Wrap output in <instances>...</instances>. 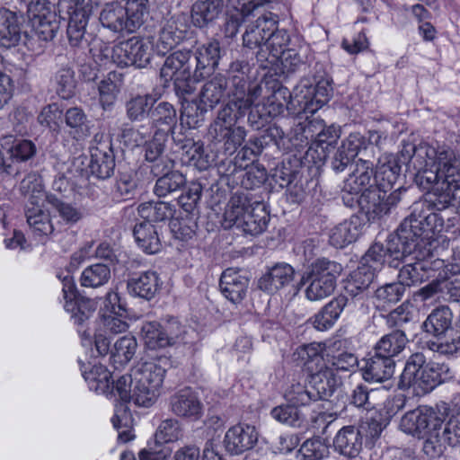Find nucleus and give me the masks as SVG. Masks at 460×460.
<instances>
[{
    "instance_id": "obj_1",
    "label": "nucleus",
    "mask_w": 460,
    "mask_h": 460,
    "mask_svg": "<svg viewBox=\"0 0 460 460\" xmlns=\"http://www.w3.org/2000/svg\"><path fill=\"white\" fill-rule=\"evenodd\" d=\"M373 158L375 154L364 153V158L358 159L355 170L344 185L346 191L355 195L360 193L357 201L368 216L369 220H375L390 213L392 208L401 201L402 191L399 188L387 196L377 182L375 186L371 184L373 179L375 180Z\"/></svg>"
},
{
    "instance_id": "obj_2",
    "label": "nucleus",
    "mask_w": 460,
    "mask_h": 460,
    "mask_svg": "<svg viewBox=\"0 0 460 460\" xmlns=\"http://www.w3.org/2000/svg\"><path fill=\"white\" fill-rule=\"evenodd\" d=\"M448 408L443 405L420 406L403 415L400 422L401 429L412 436L424 439L422 450L429 457L435 458L441 455V444L438 443L443 430Z\"/></svg>"
},
{
    "instance_id": "obj_3",
    "label": "nucleus",
    "mask_w": 460,
    "mask_h": 460,
    "mask_svg": "<svg viewBox=\"0 0 460 460\" xmlns=\"http://www.w3.org/2000/svg\"><path fill=\"white\" fill-rule=\"evenodd\" d=\"M448 371L447 366L428 362L423 352H416L407 359L398 386L411 387L417 394H428L444 381Z\"/></svg>"
},
{
    "instance_id": "obj_4",
    "label": "nucleus",
    "mask_w": 460,
    "mask_h": 460,
    "mask_svg": "<svg viewBox=\"0 0 460 460\" xmlns=\"http://www.w3.org/2000/svg\"><path fill=\"white\" fill-rule=\"evenodd\" d=\"M341 272L342 266L336 261L326 258L315 260L300 279V284L306 286L305 297L310 301H320L332 296Z\"/></svg>"
},
{
    "instance_id": "obj_5",
    "label": "nucleus",
    "mask_w": 460,
    "mask_h": 460,
    "mask_svg": "<svg viewBox=\"0 0 460 460\" xmlns=\"http://www.w3.org/2000/svg\"><path fill=\"white\" fill-rule=\"evenodd\" d=\"M165 372L164 366L155 360L143 362L133 368L136 405L150 407L155 402Z\"/></svg>"
},
{
    "instance_id": "obj_6",
    "label": "nucleus",
    "mask_w": 460,
    "mask_h": 460,
    "mask_svg": "<svg viewBox=\"0 0 460 460\" xmlns=\"http://www.w3.org/2000/svg\"><path fill=\"white\" fill-rule=\"evenodd\" d=\"M142 340L148 349L156 350L186 343V330L179 320L170 317L162 323L146 321L140 330Z\"/></svg>"
},
{
    "instance_id": "obj_7",
    "label": "nucleus",
    "mask_w": 460,
    "mask_h": 460,
    "mask_svg": "<svg viewBox=\"0 0 460 460\" xmlns=\"http://www.w3.org/2000/svg\"><path fill=\"white\" fill-rule=\"evenodd\" d=\"M246 115L219 110L216 119L209 127L208 136L212 141L215 144H223L225 152L229 155L234 154L245 139L244 128L235 125Z\"/></svg>"
},
{
    "instance_id": "obj_8",
    "label": "nucleus",
    "mask_w": 460,
    "mask_h": 460,
    "mask_svg": "<svg viewBox=\"0 0 460 460\" xmlns=\"http://www.w3.org/2000/svg\"><path fill=\"white\" fill-rule=\"evenodd\" d=\"M99 4V0H60L58 3L59 13L66 9L68 16V24L66 29L69 43L74 46H79L84 40V34L89 17L94 7Z\"/></svg>"
},
{
    "instance_id": "obj_9",
    "label": "nucleus",
    "mask_w": 460,
    "mask_h": 460,
    "mask_svg": "<svg viewBox=\"0 0 460 460\" xmlns=\"http://www.w3.org/2000/svg\"><path fill=\"white\" fill-rule=\"evenodd\" d=\"M227 79L222 75H215L202 86L194 114L186 113V124L192 128H198L204 121V115L208 109H214L226 96Z\"/></svg>"
},
{
    "instance_id": "obj_10",
    "label": "nucleus",
    "mask_w": 460,
    "mask_h": 460,
    "mask_svg": "<svg viewBox=\"0 0 460 460\" xmlns=\"http://www.w3.org/2000/svg\"><path fill=\"white\" fill-rule=\"evenodd\" d=\"M331 92L327 79H321L315 84L303 79L294 89V101L305 112L314 113L328 102Z\"/></svg>"
},
{
    "instance_id": "obj_11",
    "label": "nucleus",
    "mask_w": 460,
    "mask_h": 460,
    "mask_svg": "<svg viewBox=\"0 0 460 460\" xmlns=\"http://www.w3.org/2000/svg\"><path fill=\"white\" fill-rule=\"evenodd\" d=\"M251 78H233L229 80L230 90L228 96L230 100L220 110L227 112H237V114H247L251 106L262 93V87L260 84L250 85Z\"/></svg>"
},
{
    "instance_id": "obj_12",
    "label": "nucleus",
    "mask_w": 460,
    "mask_h": 460,
    "mask_svg": "<svg viewBox=\"0 0 460 460\" xmlns=\"http://www.w3.org/2000/svg\"><path fill=\"white\" fill-rule=\"evenodd\" d=\"M36 155V146L31 140H20L15 142L7 151L5 156L0 151V177L15 178L22 170V164L32 158Z\"/></svg>"
},
{
    "instance_id": "obj_13",
    "label": "nucleus",
    "mask_w": 460,
    "mask_h": 460,
    "mask_svg": "<svg viewBox=\"0 0 460 460\" xmlns=\"http://www.w3.org/2000/svg\"><path fill=\"white\" fill-rule=\"evenodd\" d=\"M276 23V17L271 13H264L247 28L243 36L245 48L250 49H258L255 53L258 61L263 62L269 59L264 43L267 40L270 31L275 29Z\"/></svg>"
},
{
    "instance_id": "obj_14",
    "label": "nucleus",
    "mask_w": 460,
    "mask_h": 460,
    "mask_svg": "<svg viewBox=\"0 0 460 460\" xmlns=\"http://www.w3.org/2000/svg\"><path fill=\"white\" fill-rule=\"evenodd\" d=\"M58 278L62 280L66 311L72 314L71 317L75 324L84 325L95 310L93 302L88 299L76 298L75 285L73 277L68 272L63 277L58 275Z\"/></svg>"
},
{
    "instance_id": "obj_15",
    "label": "nucleus",
    "mask_w": 460,
    "mask_h": 460,
    "mask_svg": "<svg viewBox=\"0 0 460 460\" xmlns=\"http://www.w3.org/2000/svg\"><path fill=\"white\" fill-rule=\"evenodd\" d=\"M444 266V261L420 258L415 255V261H408L399 270L398 280L406 287L415 286L430 279L432 273Z\"/></svg>"
},
{
    "instance_id": "obj_16",
    "label": "nucleus",
    "mask_w": 460,
    "mask_h": 460,
    "mask_svg": "<svg viewBox=\"0 0 460 460\" xmlns=\"http://www.w3.org/2000/svg\"><path fill=\"white\" fill-rule=\"evenodd\" d=\"M114 52L119 58H121L119 60L120 65L143 68L150 63L152 46L151 42L147 40L132 37L121 43Z\"/></svg>"
},
{
    "instance_id": "obj_17",
    "label": "nucleus",
    "mask_w": 460,
    "mask_h": 460,
    "mask_svg": "<svg viewBox=\"0 0 460 460\" xmlns=\"http://www.w3.org/2000/svg\"><path fill=\"white\" fill-rule=\"evenodd\" d=\"M456 163V152L453 149L448 147L436 149L428 143H420L417 147L413 168L423 169L439 164H442V172L447 173L454 169Z\"/></svg>"
},
{
    "instance_id": "obj_18",
    "label": "nucleus",
    "mask_w": 460,
    "mask_h": 460,
    "mask_svg": "<svg viewBox=\"0 0 460 460\" xmlns=\"http://www.w3.org/2000/svg\"><path fill=\"white\" fill-rule=\"evenodd\" d=\"M194 52L191 49H181L170 54L160 69V76L169 82L175 76H194Z\"/></svg>"
},
{
    "instance_id": "obj_19",
    "label": "nucleus",
    "mask_w": 460,
    "mask_h": 460,
    "mask_svg": "<svg viewBox=\"0 0 460 460\" xmlns=\"http://www.w3.org/2000/svg\"><path fill=\"white\" fill-rule=\"evenodd\" d=\"M115 168V157L109 138L100 140L91 147V160L89 169L93 175L98 179H107L111 176Z\"/></svg>"
},
{
    "instance_id": "obj_20",
    "label": "nucleus",
    "mask_w": 460,
    "mask_h": 460,
    "mask_svg": "<svg viewBox=\"0 0 460 460\" xmlns=\"http://www.w3.org/2000/svg\"><path fill=\"white\" fill-rule=\"evenodd\" d=\"M354 305L353 298L349 299L347 296L340 295L327 303L311 318L312 325L318 331H327L335 324L345 309L352 310Z\"/></svg>"
},
{
    "instance_id": "obj_21",
    "label": "nucleus",
    "mask_w": 460,
    "mask_h": 460,
    "mask_svg": "<svg viewBox=\"0 0 460 460\" xmlns=\"http://www.w3.org/2000/svg\"><path fill=\"white\" fill-rule=\"evenodd\" d=\"M258 441V432L254 426L237 424L230 428L224 438L226 449L233 455H240L252 449Z\"/></svg>"
},
{
    "instance_id": "obj_22",
    "label": "nucleus",
    "mask_w": 460,
    "mask_h": 460,
    "mask_svg": "<svg viewBox=\"0 0 460 460\" xmlns=\"http://www.w3.org/2000/svg\"><path fill=\"white\" fill-rule=\"evenodd\" d=\"M194 52V79L203 80L210 76L218 66L220 59V44L210 41L197 48Z\"/></svg>"
},
{
    "instance_id": "obj_23",
    "label": "nucleus",
    "mask_w": 460,
    "mask_h": 460,
    "mask_svg": "<svg viewBox=\"0 0 460 460\" xmlns=\"http://www.w3.org/2000/svg\"><path fill=\"white\" fill-rule=\"evenodd\" d=\"M328 366L329 364L314 367L309 373L308 382L317 401L330 398L341 384V377Z\"/></svg>"
},
{
    "instance_id": "obj_24",
    "label": "nucleus",
    "mask_w": 460,
    "mask_h": 460,
    "mask_svg": "<svg viewBox=\"0 0 460 460\" xmlns=\"http://www.w3.org/2000/svg\"><path fill=\"white\" fill-rule=\"evenodd\" d=\"M24 18L22 14L7 8H0V46L5 49L15 47L22 39Z\"/></svg>"
},
{
    "instance_id": "obj_25",
    "label": "nucleus",
    "mask_w": 460,
    "mask_h": 460,
    "mask_svg": "<svg viewBox=\"0 0 460 460\" xmlns=\"http://www.w3.org/2000/svg\"><path fill=\"white\" fill-rule=\"evenodd\" d=\"M167 137L164 134L155 133L153 139L145 145V158L153 164L151 172L155 176H159L174 166V161L164 155Z\"/></svg>"
},
{
    "instance_id": "obj_26",
    "label": "nucleus",
    "mask_w": 460,
    "mask_h": 460,
    "mask_svg": "<svg viewBox=\"0 0 460 460\" xmlns=\"http://www.w3.org/2000/svg\"><path fill=\"white\" fill-rule=\"evenodd\" d=\"M185 33L186 25L181 17L172 16L163 20L156 41L158 52L165 54L173 49L185 38Z\"/></svg>"
},
{
    "instance_id": "obj_27",
    "label": "nucleus",
    "mask_w": 460,
    "mask_h": 460,
    "mask_svg": "<svg viewBox=\"0 0 460 460\" xmlns=\"http://www.w3.org/2000/svg\"><path fill=\"white\" fill-rule=\"evenodd\" d=\"M423 200L429 205V208H431L433 211L446 216V220L447 222V227H451L456 225L457 217H450L447 215L448 212L456 214V211L455 210V203H453L449 185L447 184V180L442 181L437 186H434L428 198Z\"/></svg>"
},
{
    "instance_id": "obj_28",
    "label": "nucleus",
    "mask_w": 460,
    "mask_h": 460,
    "mask_svg": "<svg viewBox=\"0 0 460 460\" xmlns=\"http://www.w3.org/2000/svg\"><path fill=\"white\" fill-rule=\"evenodd\" d=\"M249 286V279L239 270L226 269L223 271L219 287L226 299L234 304L240 303L245 296Z\"/></svg>"
},
{
    "instance_id": "obj_29",
    "label": "nucleus",
    "mask_w": 460,
    "mask_h": 460,
    "mask_svg": "<svg viewBox=\"0 0 460 460\" xmlns=\"http://www.w3.org/2000/svg\"><path fill=\"white\" fill-rule=\"evenodd\" d=\"M202 403L189 388L179 391L170 398V409L181 418L199 420L202 415Z\"/></svg>"
},
{
    "instance_id": "obj_30",
    "label": "nucleus",
    "mask_w": 460,
    "mask_h": 460,
    "mask_svg": "<svg viewBox=\"0 0 460 460\" xmlns=\"http://www.w3.org/2000/svg\"><path fill=\"white\" fill-rule=\"evenodd\" d=\"M295 277L294 268L286 262H278L259 279L260 289L274 293L289 285Z\"/></svg>"
},
{
    "instance_id": "obj_31",
    "label": "nucleus",
    "mask_w": 460,
    "mask_h": 460,
    "mask_svg": "<svg viewBox=\"0 0 460 460\" xmlns=\"http://www.w3.org/2000/svg\"><path fill=\"white\" fill-rule=\"evenodd\" d=\"M395 362L378 351L374 350L363 368V378L367 382L382 383L389 380L394 373Z\"/></svg>"
},
{
    "instance_id": "obj_32",
    "label": "nucleus",
    "mask_w": 460,
    "mask_h": 460,
    "mask_svg": "<svg viewBox=\"0 0 460 460\" xmlns=\"http://www.w3.org/2000/svg\"><path fill=\"white\" fill-rule=\"evenodd\" d=\"M152 126L156 129L155 133L164 134L168 136L169 133L177 136L174 128L177 125V111L174 106L168 102H161L152 105L150 117Z\"/></svg>"
},
{
    "instance_id": "obj_33",
    "label": "nucleus",
    "mask_w": 460,
    "mask_h": 460,
    "mask_svg": "<svg viewBox=\"0 0 460 460\" xmlns=\"http://www.w3.org/2000/svg\"><path fill=\"white\" fill-rule=\"evenodd\" d=\"M362 430L355 426H345L341 429L333 440V446L337 452L344 456L354 458L362 450Z\"/></svg>"
},
{
    "instance_id": "obj_34",
    "label": "nucleus",
    "mask_w": 460,
    "mask_h": 460,
    "mask_svg": "<svg viewBox=\"0 0 460 460\" xmlns=\"http://www.w3.org/2000/svg\"><path fill=\"white\" fill-rule=\"evenodd\" d=\"M401 170L400 157L395 156L394 154H385L378 158L375 181L386 193L397 181Z\"/></svg>"
},
{
    "instance_id": "obj_35",
    "label": "nucleus",
    "mask_w": 460,
    "mask_h": 460,
    "mask_svg": "<svg viewBox=\"0 0 460 460\" xmlns=\"http://www.w3.org/2000/svg\"><path fill=\"white\" fill-rule=\"evenodd\" d=\"M174 144L179 146L185 155L187 162L203 171L210 166L211 160L208 154H205L204 145L201 141H194L192 138H187L179 136H173Z\"/></svg>"
},
{
    "instance_id": "obj_36",
    "label": "nucleus",
    "mask_w": 460,
    "mask_h": 460,
    "mask_svg": "<svg viewBox=\"0 0 460 460\" xmlns=\"http://www.w3.org/2000/svg\"><path fill=\"white\" fill-rule=\"evenodd\" d=\"M453 314L448 306L441 305L431 311L423 323V330L438 338L446 335L449 331L450 335L444 341H450L451 336L457 331L451 329Z\"/></svg>"
},
{
    "instance_id": "obj_37",
    "label": "nucleus",
    "mask_w": 460,
    "mask_h": 460,
    "mask_svg": "<svg viewBox=\"0 0 460 460\" xmlns=\"http://www.w3.org/2000/svg\"><path fill=\"white\" fill-rule=\"evenodd\" d=\"M365 224L358 217H351L334 226L330 233V243L343 248L355 242L361 234Z\"/></svg>"
},
{
    "instance_id": "obj_38",
    "label": "nucleus",
    "mask_w": 460,
    "mask_h": 460,
    "mask_svg": "<svg viewBox=\"0 0 460 460\" xmlns=\"http://www.w3.org/2000/svg\"><path fill=\"white\" fill-rule=\"evenodd\" d=\"M242 220L238 228L245 234L257 235L267 228L270 215L263 203L255 201L246 214L243 216Z\"/></svg>"
},
{
    "instance_id": "obj_39",
    "label": "nucleus",
    "mask_w": 460,
    "mask_h": 460,
    "mask_svg": "<svg viewBox=\"0 0 460 460\" xmlns=\"http://www.w3.org/2000/svg\"><path fill=\"white\" fill-rule=\"evenodd\" d=\"M159 278L155 271H146L139 276L128 279V293L136 297L151 300L159 289Z\"/></svg>"
},
{
    "instance_id": "obj_40",
    "label": "nucleus",
    "mask_w": 460,
    "mask_h": 460,
    "mask_svg": "<svg viewBox=\"0 0 460 460\" xmlns=\"http://www.w3.org/2000/svg\"><path fill=\"white\" fill-rule=\"evenodd\" d=\"M417 247V243L411 240L398 228L397 233L390 234L385 242V251L391 260L388 261L389 265L396 267L397 264L393 265L394 261H399L415 253Z\"/></svg>"
},
{
    "instance_id": "obj_41",
    "label": "nucleus",
    "mask_w": 460,
    "mask_h": 460,
    "mask_svg": "<svg viewBox=\"0 0 460 460\" xmlns=\"http://www.w3.org/2000/svg\"><path fill=\"white\" fill-rule=\"evenodd\" d=\"M252 203L248 193L235 192L230 198L225 212L223 226L225 228H231L232 226H238L243 221V216L250 209Z\"/></svg>"
},
{
    "instance_id": "obj_42",
    "label": "nucleus",
    "mask_w": 460,
    "mask_h": 460,
    "mask_svg": "<svg viewBox=\"0 0 460 460\" xmlns=\"http://www.w3.org/2000/svg\"><path fill=\"white\" fill-rule=\"evenodd\" d=\"M25 216L32 232L40 236H48L54 231L50 214L44 209V204L26 205Z\"/></svg>"
},
{
    "instance_id": "obj_43",
    "label": "nucleus",
    "mask_w": 460,
    "mask_h": 460,
    "mask_svg": "<svg viewBox=\"0 0 460 460\" xmlns=\"http://www.w3.org/2000/svg\"><path fill=\"white\" fill-rule=\"evenodd\" d=\"M133 234L137 245L146 253L155 254L160 252L162 243L158 229L148 222L137 224Z\"/></svg>"
},
{
    "instance_id": "obj_44",
    "label": "nucleus",
    "mask_w": 460,
    "mask_h": 460,
    "mask_svg": "<svg viewBox=\"0 0 460 460\" xmlns=\"http://www.w3.org/2000/svg\"><path fill=\"white\" fill-rule=\"evenodd\" d=\"M127 12L124 7L117 2L108 3L100 13V22L102 26L114 32H128Z\"/></svg>"
},
{
    "instance_id": "obj_45",
    "label": "nucleus",
    "mask_w": 460,
    "mask_h": 460,
    "mask_svg": "<svg viewBox=\"0 0 460 460\" xmlns=\"http://www.w3.org/2000/svg\"><path fill=\"white\" fill-rule=\"evenodd\" d=\"M83 376L91 390L104 394L114 393V381L105 366L94 365L89 371H84Z\"/></svg>"
},
{
    "instance_id": "obj_46",
    "label": "nucleus",
    "mask_w": 460,
    "mask_h": 460,
    "mask_svg": "<svg viewBox=\"0 0 460 460\" xmlns=\"http://www.w3.org/2000/svg\"><path fill=\"white\" fill-rule=\"evenodd\" d=\"M20 191L28 199L26 205L44 204L52 198L46 194L42 178L36 172H31L22 180Z\"/></svg>"
},
{
    "instance_id": "obj_47",
    "label": "nucleus",
    "mask_w": 460,
    "mask_h": 460,
    "mask_svg": "<svg viewBox=\"0 0 460 460\" xmlns=\"http://www.w3.org/2000/svg\"><path fill=\"white\" fill-rule=\"evenodd\" d=\"M376 269L373 265L363 264L352 271L345 286L346 291L353 297L367 290L376 276Z\"/></svg>"
},
{
    "instance_id": "obj_48",
    "label": "nucleus",
    "mask_w": 460,
    "mask_h": 460,
    "mask_svg": "<svg viewBox=\"0 0 460 460\" xmlns=\"http://www.w3.org/2000/svg\"><path fill=\"white\" fill-rule=\"evenodd\" d=\"M174 208L168 202L148 201L143 202L137 207V213L143 222H163L172 218Z\"/></svg>"
},
{
    "instance_id": "obj_49",
    "label": "nucleus",
    "mask_w": 460,
    "mask_h": 460,
    "mask_svg": "<svg viewBox=\"0 0 460 460\" xmlns=\"http://www.w3.org/2000/svg\"><path fill=\"white\" fill-rule=\"evenodd\" d=\"M222 0H205L194 4L191 19L195 26L202 28L217 18L222 11Z\"/></svg>"
},
{
    "instance_id": "obj_50",
    "label": "nucleus",
    "mask_w": 460,
    "mask_h": 460,
    "mask_svg": "<svg viewBox=\"0 0 460 460\" xmlns=\"http://www.w3.org/2000/svg\"><path fill=\"white\" fill-rule=\"evenodd\" d=\"M325 345L323 343H309L300 346L296 349L295 355L306 367L308 373L314 370V367L328 365L326 362Z\"/></svg>"
},
{
    "instance_id": "obj_51",
    "label": "nucleus",
    "mask_w": 460,
    "mask_h": 460,
    "mask_svg": "<svg viewBox=\"0 0 460 460\" xmlns=\"http://www.w3.org/2000/svg\"><path fill=\"white\" fill-rule=\"evenodd\" d=\"M422 223H429L433 228V234L443 231L446 223V216L433 211L429 205L423 199L413 203L411 214Z\"/></svg>"
},
{
    "instance_id": "obj_52",
    "label": "nucleus",
    "mask_w": 460,
    "mask_h": 460,
    "mask_svg": "<svg viewBox=\"0 0 460 460\" xmlns=\"http://www.w3.org/2000/svg\"><path fill=\"white\" fill-rule=\"evenodd\" d=\"M407 342L408 339L404 332L398 329L383 336L376 344L374 350L394 359V357L404 349Z\"/></svg>"
},
{
    "instance_id": "obj_53",
    "label": "nucleus",
    "mask_w": 460,
    "mask_h": 460,
    "mask_svg": "<svg viewBox=\"0 0 460 460\" xmlns=\"http://www.w3.org/2000/svg\"><path fill=\"white\" fill-rule=\"evenodd\" d=\"M128 33L136 31L146 22L149 14V0H126Z\"/></svg>"
},
{
    "instance_id": "obj_54",
    "label": "nucleus",
    "mask_w": 460,
    "mask_h": 460,
    "mask_svg": "<svg viewBox=\"0 0 460 460\" xmlns=\"http://www.w3.org/2000/svg\"><path fill=\"white\" fill-rule=\"evenodd\" d=\"M155 182L154 193L157 197H166L172 192L177 191L186 184L185 176L179 171H165L161 173Z\"/></svg>"
},
{
    "instance_id": "obj_55",
    "label": "nucleus",
    "mask_w": 460,
    "mask_h": 460,
    "mask_svg": "<svg viewBox=\"0 0 460 460\" xmlns=\"http://www.w3.org/2000/svg\"><path fill=\"white\" fill-rule=\"evenodd\" d=\"M121 74L115 71L110 72L107 78L99 84L100 102L103 110H109L114 103L119 90Z\"/></svg>"
},
{
    "instance_id": "obj_56",
    "label": "nucleus",
    "mask_w": 460,
    "mask_h": 460,
    "mask_svg": "<svg viewBox=\"0 0 460 460\" xmlns=\"http://www.w3.org/2000/svg\"><path fill=\"white\" fill-rule=\"evenodd\" d=\"M287 98H291L294 101V92L289 93L288 90L284 87H278L270 95L263 99L261 104L264 116L268 118L277 117L281 114L285 110V102Z\"/></svg>"
},
{
    "instance_id": "obj_57",
    "label": "nucleus",
    "mask_w": 460,
    "mask_h": 460,
    "mask_svg": "<svg viewBox=\"0 0 460 460\" xmlns=\"http://www.w3.org/2000/svg\"><path fill=\"white\" fill-rule=\"evenodd\" d=\"M154 100L151 95H137L126 102V114L131 121H143L150 117Z\"/></svg>"
},
{
    "instance_id": "obj_58",
    "label": "nucleus",
    "mask_w": 460,
    "mask_h": 460,
    "mask_svg": "<svg viewBox=\"0 0 460 460\" xmlns=\"http://www.w3.org/2000/svg\"><path fill=\"white\" fill-rule=\"evenodd\" d=\"M110 278V268L104 263H96L84 270L80 281L83 287L95 288L107 283Z\"/></svg>"
},
{
    "instance_id": "obj_59",
    "label": "nucleus",
    "mask_w": 460,
    "mask_h": 460,
    "mask_svg": "<svg viewBox=\"0 0 460 460\" xmlns=\"http://www.w3.org/2000/svg\"><path fill=\"white\" fill-rule=\"evenodd\" d=\"M183 437V429L180 421L169 418L164 420L156 429L155 439L156 444L173 443Z\"/></svg>"
},
{
    "instance_id": "obj_60",
    "label": "nucleus",
    "mask_w": 460,
    "mask_h": 460,
    "mask_svg": "<svg viewBox=\"0 0 460 460\" xmlns=\"http://www.w3.org/2000/svg\"><path fill=\"white\" fill-rule=\"evenodd\" d=\"M399 229L411 240L417 243V246H420V243L423 241L425 237H428L429 233L433 234V228L429 223H422L411 215L407 217L401 224Z\"/></svg>"
},
{
    "instance_id": "obj_61",
    "label": "nucleus",
    "mask_w": 460,
    "mask_h": 460,
    "mask_svg": "<svg viewBox=\"0 0 460 460\" xmlns=\"http://www.w3.org/2000/svg\"><path fill=\"white\" fill-rule=\"evenodd\" d=\"M137 349V342L134 336L126 335L119 338L111 350L114 362L126 364L131 360Z\"/></svg>"
},
{
    "instance_id": "obj_62",
    "label": "nucleus",
    "mask_w": 460,
    "mask_h": 460,
    "mask_svg": "<svg viewBox=\"0 0 460 460\" xmlns=\"http://www.w3.org/2000/svg\"><path fill=\"white\" fill-rule=\"evenodd\" d=\"M289 42V36L285 30L275 29L270 31L267 40L264 43L266 54L278 59L283 53L287 52L286 47Z\"/></svg>"
},
{
    "instance_id": "obj_63",
    "label": "nucleus",
    "mask_w": 460,
    "mask_h": 460,
    "mask_svg": "<svg viewBox=\"0 0 460 460\" xmlns=\"http://www.w3.org/2000/svg\"><path fill=\"white\" fill-rule=\"evenodd\" d=\"M329 455L328 446L320 438L305 440L298 450L300 460H322Z\"/></svg>"
},
{
    "instance_id": "obj_64",
    "label": "nucleus",
    "mask_w": 460,
    "mask_h": 460,
    "mask_svg": "<svg viewBox=\"0 0 460 460\" xmlns=\"http://www.w3.org/2000/svg\"><path fill=\"white\" fill-rule=\"evenodd\" d=\"M438 443L441 444V454L447 446L455 447L460 445V414L445 422Z\"/></svg>"
}]
</instances>
